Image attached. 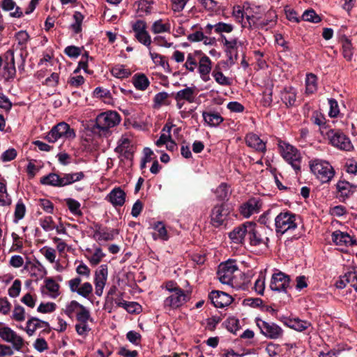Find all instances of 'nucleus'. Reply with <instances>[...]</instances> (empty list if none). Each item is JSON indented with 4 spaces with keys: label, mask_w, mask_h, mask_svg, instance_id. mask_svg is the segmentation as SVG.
Listing matches in <instances>:
<instances>
[{
    "label": "nucleus",
    "mask_w": 357,
    "mask_h": 357,
    "mask_svg": "<svg viewBox=\"0 0 357 357\" xmlns=\"http://www.w3.org/2000/svg\"><path fill=\"white\" fill-rule=\"evenodd\" d=\"M312 173L322 183H329L335 176V170L326 160L315 158L310 161Z\"/></svg>",
    "instance_id": "f03ea898"
},
{
    "label": "nucleus",
    "mask_w": 357,
    "mask_h": 357,
    "mask_svg": "<svg viewBox=\"0 0 357 357\" xmlns=\"http://www.w3.org/2000/svg\"><path fill=\"white\" fill-rule=\"evenodd\" d=\"M222 42L226 48L227 53L230 57L236 53V50L239 43L236 38L227 39L225 36L222 35Z\"/></svg>",
    "instance_id": "c9c22d12"
},
{
    "label": "nucleus",
    "mask_w": 357,
    "mask_h": 357,
    "mask_svg": "<svg viewBox=\"0 0 357 357\" xmlns=\"http://www.w3.org/2000/svg\"><path fill=\"white\" fill-rule=\"evenodd\" d=\"M326 137L329 143L338 149L349 151L353 149V145L349 138L339 130L331 129L326 133Z\"/></svg>",
    "instance_id": "0eeeda50"
},
{
    "label": "nucleus",
    "mask_w": 357,
    "mask_h": 357,
    "mask_svg": "<svg viewBox=\"0 0 357 357\" xmlns=\"http://www.w3.org/2000/svg\"><path fill=\"white\" fill-rule=\"evenodd\" d=\"M296 100V93L294 89L291 88L283 94V100L286 105H294Z\"/></svg>",
    "instance_id": "6e6d98bb"
},
{
    "label": "nucleus",
    "mask_w": 357,
    "mask_h": 357,
    "mask_svg": "<svg viewBox=\"0 0 357 357\" xmlns=\"http://www.w3.org/2000/svg\"><path fill=\"white\" fill-rule=\"evenodd\" d=\"M333 242L340 249L348 248L356 244V240L348 233L340 230L335 231L331 235Z\"/></svg>",
    "instance_id": "f3484780"
},
{
    "label": "nucleus",
    "mask_w": 357,
    "mask_h": 357,
    "mask_svg": "<svg viewBox=\"0 0 357 357\" xmlns=\"http://www.w3.org/2000/svg\"><path fill=\"white\" fill-rule=\"evenodd\" d=\"M126 194L120 188L116 187L111 190L106 197V199L114 207L122 206L126 202Z\"/></svg>",
    "instance_id": "5701e85b"
},
{
    "label": "nucleus",
    "mask_w": 357,
    "mask_h": 357,
    "mask_svg": "<svg viewBox=\"0 0 357 357\" xmlns=\"http://www.w3.org/2000/svg\"><path fill=\"white\" fill-rule=\"evenodd\" d=\"M77 318L79 321L75 328L77 333L80 335H84L90 330L86 321L89 319V314H77Z\"/></svg>",
    "instance_id": "473e14b6"
},
{
    "label": "nucleus",
    "mask_w": 357,
    "mask_h": 357,
    "mask_svg": "<svg viewBox=\"0 0 357 357\" xmlns=\"http://www.w3.org/2000/svg\"><path fill=\"white\" fill-rule=\"evenodd\" d=\"M11 237L13 239L11 250L20 252L23 248V242L21 240L20 237L19 236L18 234L14 232L12 233Z\"/></svg>",
    "instance_id": "69168bd1"
},
{
    "label": "nucleus",
    "mask_w": 357,
    "mask_h": 357,
    "mask_svg": "<svg viewBox=\"0 0 357 357\" xmlns=\"http://www.w3.org/2000/svg\"><path fill=\"white\" fill-rule=\"evenodd\" d=\"M117 144L115 152L126 159H131L135 152L131 136L128 134L123 135L119 139Z\"/></svg>",
    "instance_id": "f8f14e48"
},
{
    "label": "nucleus",
    "mask_w": 357,
    "mask_h": 357,
    "mask_svg": "<svg viewBox=\"0 0 357 357\" xmlns=\"http://www.w3.org/2000/svg\"><path fill=\"white\" fill-rule=\"evenodd\" d=\"M155 232L153 234L154 240L160 239L167 241L169 236L165 225L162 222H157L153 226Z\"/></svg>",
    "instance_id": "72a5a7b5"
},
{
    "label": "nucleus",
    "mask_w": 357,
    "mask_h": 357,
    "mask_svg": "<svg viewBox=\"0 0 357 357\" xmlns=\"http://www.w3.org/2000/svg\"><path fill=\"white\" fill-rule=\"evenodd\" d=\"M68 286L72 292L77 293L85 298H89L93 291L92 284L89 282L82 284V280L79 277L70 280Z\"/></svg>",
    "instance_id": "ddd939ff"
},
{
    "label": "nucleus",
    "mask_w": 357,
    "mask_h": 357,
    "mask_svg": "<svg viewBox=\"0 0 357 357\" xmlns=\"http://www.w3.org/2000/svg\"><path fill=\"white\" fill-rule=\"evenodd\" d=\"M251 222H246L240 226L234 228L229 233V238L235 243H243L245 238L248 235V226Z\"/></svg>",
    "instance_id": "4be33fe9"
},
{
    "label": "nucleus",
    "mask_w": 357,
    "mask_h": 357,
    "mask_svg": "<svg viewBox=\"0 0 357 357\" xmlns=\"http://www.w3.org/2000/svg\"><path fill=\"white\" fill-rule=\"evenodd\" d=\"M272 89L271 88H266L263 92V96L261 98V103L264 107H269L272 102Z\"/></svg>",
    "instance_id": "774afa93"
},
{
    "label": "nucleus",
    "mask_w": 357,
    "mask_h": 357,
    "mask_svg": "<svg viewBox=\"0 0 357 357\" xmlns=\"http://www.w3.org/2000/svg\"><path fill=\"white\" fill-rule=\"evenodd\" d=\"M221 317L218 316H213L202 321V324L209 331H213L216 325L221 321Z\"/></svg>",
    "instance_id": "8fccbe9b"
},
{
    "label": "nucleus",
    "mask_w": 357,
    "mask_h": 357,
    "mask_svg": "<svg viewBox=\"0 0 357 357\" xmlns=\"http://www.w3.org/2000/svg\"><path fill=\"white\" fill-rule=\"evenodd\" d=\"M118 305L127 312H141L142 311V306L137 302L122 301Z\"/></svg>",
    "instance_id": "a19ab883"
},
{
    "label": "nucleus",
    "mask_w": 357,
    "mask_h": 357,
    "mask_svg": "<svg viewBox=\"0 0 357 357\" xmlns=\"http://www.w3.org/2000/svg\"><path fill=\"white\" fill-rule=\"evenodd\" d=\"M11 199L7 193L6 185L0 182V206L10 205Z\"/></svg>",
    "instance_id": "603ef678"
},
{
    "label": "nucleus",
    "mask_w": 357,
    "mask_h": 357,
    "mask_svg": "<svg viewBox=\"0 0 357 357\" xmlns=\"http://www.w3.org/2000/svg\"><path fill=\"white\" fill-rule=\"evenodd\" d=\"M208 297L211 303L216 307L223 308L232 302V298L223 291H213L210 293Z\"/></svg>",
    "instance_id": "6ab92c4d"
},
{
    "label": "nucleus",
    "mask_w": 357,
    "mask_h": 357,
    "mask_svg": "<svg viewBox=\"0 0 357 357\" xmlns=\"http://www.w3.org/2000/svg\"><path fill=\"white\" fill-rule=\"evenodd\" d=\"M302 18L304 21L317 23L321 21L320 17L313 10H305Z\"/></svg>",
    "instance_id": "4d7b16f0"
},
{
    "label": "nucleus",
    "mask_w": 357,
    "mask_h": 357,
    "mask_svg": "<svg viewBox=\"0 0 357 357\" xmlns=\"http://www.w3.org/2000/svg\"><path fill=\"white\" fill-rule=\"evenodd\" d=\"M66 203L72 213L74 215L82 214L80 210V204L79 202L72 198H68L66 199Z\"/></svg>",
    "instance_id": "864d4df0"
},
{
    "label": "nucleus",
    "mask_w": 357,
    "mask_h": 357,
    "mask_svg": "<svg viewBox=\"0 0 357 357\" xmlns=\"http://www.w3.org/2000/svg\"><path fill=\"white\" fill-rule=\"evenodd\" d=\"M16 74L15 63L7 61L3 66V76L6 79H13Z\"/></svg>",
    "instance_id": "09e8293b"
},
{
    "label": "nucleus",
    "mask_w": 357,
    "mask_h": 357,
    "mask_svg": "<svg viewBox=\"0 0 357 357\" xmlns=\"http://www.w3.org/2000/svg\"><path fill=\"white\" fill-rule=\"evenodd\" d=\"M261 207V203L258 198H251L241 205L240 208L241 214L245 218H249L252 215L258 213Z\"/></svg>",
    "instance_id": "aec40b11"
},
{
    "label": "nucleus",
    "mask_w": 357,
    "mask_h": 357,
    "mask_svg": "<svg viewBox=\"0 0 357 357\" xmlns=\"http://www.w3.org/2000/svg\"><path fill=\"white\" fill-rule=\"evenodd\" d=\"M134 86L140 91H145L150 85L148 77L143 73H137L132 77Z\"/></svg>",
    "instance_id": "2f4dec72"
},
{
    "label": "nucleus",
    "mask_w": 357,
    "mask_h": 357,
    "mask_svg": "<svg viewBox=\"0 0 357 357\" xmlns=\"http://www.w3.org/2000/svg\"><path fill=\"white\" fill-rule=\"evenodd\" d=\"M86 252L90 255V257H89L88 259L91 264L93 266L98 264L105 255L102 249L99 247H95L93 250L91 249H87Z\"/></svg>",
    "instance_id": "4c0bfd02"
},
{
    "label": "nucleus",
    "mask_w": 357,
    "mask_h": 357,
    "mask_svg": "<svg viewBox=\"0 0 357 357\" xmlns=\"http://www.w3.org/2000/svg\"><path fill=\"white\" fill-rule=\"evenodd\" d=\"M45 288L50 296L55 298L59 295V284L51 278L45 280Z\"/></svg>",
    "instance_id": "f704fd0d"
},
{
    "label": "nucleus",
    "mask_w": 357,
    "mask_h": 357,
    "mask_svg": "<svg viewBox=\"0 0 357 357\" xmlns=\"http://www.w3.org/2000/svg\"><path fill=\"white\" fill-rule=\"evenodd\" d=\"M172 126L165 125L162 128V133L160 135L159 139L155 142V144L158 146H161L163 144L168 143L171 139V132Z\"/></svg>",
    "instance_id": "c03bdc74"
},
{
    "label": "nucleus",
    "mask_w": 357,
    "mask_h": 357,
    "mask_svg": "<svg viewBox=\"0 0 357 357\" xmlns=\"http://www.w3.org/2000/svg\"><path fill=\"white\" fill-rule=\"evenodd\" d=\"M84 177L82 172L57 174L50 173L40 178V183L46 185L63 187L81 181Z\"/></svg>",
    "instance_id": "f257e3e1"
},
{
    "label": "nucleus",
    "mask_w": 357,
    "mask_h": 357,
    "mask_svg": "<svg viewBox=\"0 0 357 357\" xmlns=\"http://www.w3.org/2000/svg\"><path fill=\"white\" fill-rule=\"evenodd\" d=\"M75 22L71 24V29L75 33H78L81 31L82 22L84 19V16L80 12L76 11L73 15Z\"/></svg>",
    "instance_id": "3c124183"
},
{
    "label": "nucleus",
    "mask_w": 357,
    "mask_h": 357,
    "mask_svg": "<svg viewBox=\"0 0 357 357\" xmlns=\"http://www.w3.org/2000/svg\"><path fill=\"white\" fill-rule=\"evenodd\" d=\"M169 294L164 301V306L169 310H174L185 303L188 299V294L182 289Z\"/></svg>",
    "instance_id": "9d476101"
},
{
    "label": "nucleus",
    "mask_w": 357,
    "mask_h": 357,
    "mask_svg": "<svg viewBox=\"0 0 357 357\" xmlns=\"http://www.w3.org/2000/svg\"><path fill=\"white\" fill-rule=\"evenodd\" d=\"M240 271L234 261H227L221 263L218 266L217 272L220 282L224 284L234 287L238 284L236 281V273Z\"/></svg>",
    "instance_id": "7ed1b4c3"
},
{
    "label": "nucleus",
    "mask_w": 357,
    "mask_h": 357,
    "mask_svg": "<svg viewBox=\"0 0 357 357\" xmlns=\"http://www.w3.org/2000/svg\"><path fill=\"white\" fill-rule=\"evenodd\" d=\"M217 197L220 200H225L229 197V188L225 183H221L215 190Z\"/></svg>",
    "instance_id": "bf43d9fd"
},
{
    "label": "nucleus",
    "mask_w": 357,
    "mask_h": 357,
    "mask_svg": "<svg viewBox=\"0 0 357 357\" xmlns=\"http://www.w3.org/2000/svg\"><path fill=\"white\" fill-rule=\"evenodd\" d=\"M202 117L204 123L210 127H217L224 121L220 113L211 109L202 112Z\"/></svg>",
    "instance_id": "b1692460"
},
{
    "label": "nucleus",
    "mask_w": 357,
    "mask_h": 357,
    "mask_svg": "<svg viewBox=\"0 0 357 357\" xmlns=\"http://www.w3.org/2000/svg\"><path fill=\"white\" fill-rule=\"evenodd\" d=\"M111 73L114 77L119 79L127 78L131 75L130 70L121 64H118L112 67Z\"/></svg>",
    "instance_id": "ea45409f"
},
{
    "label": "nucleus",
    "mask_w": 357,
    "mask_h": 357,
    "mask_svg": "<svg viewBox=\"0 0 357 357\" xmlns=\"http://www.w3.org/2000/svg\"><path fill=\"white\" fill-rule=\"evenodd\" d=\"M197 66V61L195 58V54H188L184 66L187 70L193 72Z\"/></svg>",
    "instance_id": "e2e57ef3"
},
{
    "label": "nucleus",
    "mask_w": 357,
    "mask_h": 357,
    "mask_svg": "<svg viewBox=\"0 0 357 357\" xmlns=\"http://www.w3.org/2000/svg\"><path fill=\"white\" fill-rule=\"evenodd\" d=\"M275 231L284 234L295 230L298 227L297 216L289 212H282L275 218Z\"/></svg>",
    "instance_id": "20e7f679"
},
{
    "label": "nucleus",
    "mask_w": 357,
    "mask_h": 357,
    "mask_svg": "<svg viewBox=\"0 0 357 357\" xmlns=\"http://www.w3.org/2000/svg\"><path fill=\"white\" fill-rule=\"evenodd\" d=\"M108 275L107 266L102 264L95 272L94 284L95 293L97 296L102 295Z\"/></svg>",
    "instance_id": "dca6fc26"
},
{
    "label": "nucleus",
    "mask_w": 357,
    "mask_h": 357,
    "mask_svg": "<svg viewBox=\"0 0 357 357\" xmlns=\"http://www.w3.org/2000/svg\"><path fill=\"white\" fill-rule=\"evenodd\" d=\"M48 326V324L36 318H32L26 321L25 327L20 326V328L26 331L29 335H32L38 328L45 329Z\"/></svg>",
    "instance_id": "cd10ccee"
},
{
    "label": "nucleus",
    "mask_w": 357,
    "mask_h": 357,
    "mask_svg": "<svg viewBox=\"0 0 357 357\" xmlns=\"http://www.w3.org/2000/svg\"><path fill=\"white\" fill-rule=\"evenodd\" d=\"M279 148L283 158L290 164L296 171L300 170L301 158L298 150L293 146L284 142H280Z\"/></svg>",
    "instance_id": "6e6552de"
},
{
    "label": "nucleus",
    "mask_w": 357,
    "mask_h": 357,
    "mask_svg": "<svg viewBox=\"0 0 357 357\" xmlns=\"http://www.w3.org/2000/svg\"><path fill=\"white\" fill-rule=\"evenodd\" d=\"M116 234L114 229H97L94 231L93 238L97 241H108L113 240Z\"/></svg>",
    "instance_id": "7c9ffc66"
},
{
    "label": "nucleus",
    "mask_w": 357,
    "mask_h": 357,
    "mask_svg": "<svg viewBox=\"0 0 357 357\" xmlns=\"http://www.w3.org/2000/svg\"><path fill=\"white\" fill-rule=\"evenodd\" d=\"M40 252L44 256V257L51 264L57 262L56 251L52 247L44 246L40 250Z\"/></svg>",
    "instance_id": "37998d69"
},
{
    "label": "nucleus",
    "mask_w": 357,
    "mask_h": 357,
    "mask_svg": "<svg viewBox=\"0 0 357 357\" xmlns=\"http://www.w3.org/2000/svg\"><path fill=\"white\" fill-rule=\"evenodd\" d=\"M290 287V278L288 275L279 271L273 274L270 282V288L272 291L287 293Z\"/></svg>",
    "instance_id": "9b49d317"
},
{
    "label": "nucleus",
    "mask_w": 357,
    "mask_h": 357,
    "mask_svg": "<svg viewBox=\"0 0 357 357\" xmlns=\"http://www.w3.org/2000/svg\"><path fill=\"white\" fill-rule=\"evenodd\" d=\"M346 280H347L348 284L357 291V269L353 268L347 272Z\"/></svg>",
    "instance_id": "052dcab7"
},
{
    "label": "nucleus",
    "mask_w": 357,
    "mask_h": 357,
    "mask_svg": "<svg viewBox=\"0 0 357 357\" xmlns=\"http://www.w3.org/2000/svg\"><path fill=\"white\" fill-rule=\"evenodd\" d=\"M317 91V77L313 73L307 74L305 77V93L312 94Z\"/></svg>",
    "instance_id": "e433bc0d"
},
{
    "label": "nucleus",
    "mask_w": 357,
    "mask_h": 357,
    "mask_svg": "<svg viewBox=\"0 0 357 357\" xmlns=\"http://www.w3.org/2000/svg\"><path fill=\"white\" fill-rule=\"evenodd\" d=\"M246 144L259 152H265L266 144L259 138V137L254 133H249L245 137Z\"/></svg>",
    "instance_id": "a878e982"
},
{
    "label": "nucleus",
    "mask_w": 357,
    "mask_h": 357,
    "mask_svg": "<svg viewBox=\"0 0 357 357\" xmlns=\"http://www.w3.org/2000/svg\"><path fill=\"white\" fill-rule=\"evenodd\" d=\"M336 188L339 193V197L345 199L350 197L355 191L356 186L346 181H340L336 184Z\"/></svg>",
    "instance_id": "bb28decb"
},
{
    "label": "nucleus",
    "mask_w": 357,
    "mask_h": 357,
    "mask_svg": "<svg viewBox=\"0 0 357 357\" xmlns=\"http://www.w3.org/2000/svg\"><path fill=\"white\" fill-rule=\"evenodd\" d=\"M21 291V281L19 279L14 280L12 286L8 289V294L13 298L19 296Z\"/></svg>",
    "instance_id": "338daca9"
},
{
    "label": "nucleus",
    "mask_w": 357,
    "mask_h": 357,
    "mask_svg": "<svg viewBox=\"0 0 357 357\" xmlns=\"http://www.w3.org/2000/svg\"><path fill=\"white\" fill-rule=\"evenodd\" d=\"M229 212L225 208L224 204H220L215 206L211 211V221L212 225L218 227L222 225L227 218Z\"/></svg>",
    "instance_id": "412c9836"
},
{
    "label": "nucleus",
    "mask_w": 357,
    "mask_h": 357,
    "mask_svg": "<svg viewBox=\"0 0 357 357\" xmlns=\"http://www.w3.org/2000/svg\"><path fill=\"white\" fill-rule=\"evenodd\" d=\"M1 7L3 10L10 11V15L13 17L20 18L23 16L21 8L13 0H3Z\"/></svg>",
    "instance_id": "c756f323"
},
{
    "label": "nucleus",
    "mask_w": 357,
    "mask_h": 357,
    "mask_svg": "<svg viewBox=\"0 0 357 357\" xmlns=\"http://www.w3.org/2000/svg\"><path fill=\"white\" fill-rule=\"evenodd\" d=\"M121 121L120 115L115 111H107L98 115L96 120V128L102 132H107L117 126Z\"/></svg>",
    "instance_id": "423d86ee"
},
{
    "label": "nucleus",
    "mask_w": 357,
    "mask_h": 357,
    "mask_svg": "<svg viewBox=\"0 0 357 357\" xmlns=\"http://www.w3.org/2000/svg\"><path fill=\"white\" fill-rule=\"evenodd\" d=\"M265 229L262 227H259L256 223L251 222L248 226V239L251 245L259 246L260 245H266L268 241V238L264 236L263 234Z\"/></svg>",
    "instance_id": "1a4fd4ad"
},
{
    "label": "nucleus",
    "mask_w": 357,
    "mask_h": 357,
    "mask_svg": "<svg viewBox=\"0 0 357 357\" xmlns=\"http://www.w3.org/2000/svg\"><path fill=\"white\" fill-rule=\"evenodd\" d=\"M0 337L6 342L11 343L13 347L17 351H20L24 347L23 338L9 327L0 328Z\"/></svg>",
    "instance_id": "4468645a"
},
{
    "label": "nucleus",
    "mask_w": 357,
    "mask_h": 357,
    "mask_svg": "<svg viewBox=\"0 0 357 357\" xmlns=\"http://www.w3.org/2000/svg\"><path fill=\"white\" fill-rule=\"evenodd\" d=\"M66 312H87L84 307L75 301H72L66 306Z\"/></svg>",
    "instance_id": "13d9d810"
},
{
    "label": "nucleus",
    "mask_w": 357,
    "mask_h": 357,
    "mask_svg": "<svg viewBox=\"0 0 357 357\" xmlns=\"http://www.w3.org/2000/svg\"><path fill=\"white\" fill-rule=\"evenodd\" d=\"M233 29L234 26L231 24L218 22L214 24L215 32L221 35L222 33H230Z\"/></svg>",
    "instance_id": "5fc2aeb1"
},
{
    "label": "nucleus",
    "mask_w": 357,
    "mask_h": 357,
    "mask_svg": "<svg viewBox=\"0 0 357 357\" xmlns=\"http://www.w3.org/2000/svg\"><path fill=\"white\" fill-rule=\"evenodd\" d=\"M256 323L261 333L268 337L277 339L282 334L280 327L274 323L266 322L258 318H256Z\"/></svg>",
    "instance_id": "2eb2a0df"
},
{
    "label": "nucleus",
    "mask_w": 357,
    "mask_h": 357,
    "mask_svg": "<svg viewBox=\"0 0 357 357\" xmlns=\"http://www.w3.org/2000/svg\"><path fill=\"white\" fill-rule=\"evenodd\" d=\"M135 37L140 43L147 47L149 50L151 49V39L150 35L146 31L138 34Z\"/></svg>",
    "instance_id": "0e129e2a"
},
{
    "label": "nucleus",
    "mask_w": 357,
    "mask_h": 357,
    "mask_svg": "<svg viewBox=\"0 0 357 357\" xmlns=\"http://www.w3.org/2000/svg\"><path fill=\"white\" fill-rule=\"evenodd\" d=\"M196 96L197 91L195 87H186L178 91L174 98L176 102L185 100L189 103H192L195 102Z\"/></svg>",
    "instance_id": "393cba45"
},
{
    "label": "nucleus",
    "mask_w": 357,
    "mask_h": 357,
    "mask_svg": "<svg viewBox=\"0 0 357 357\" xmlns=\"http://www.w3.org/2000/svg\"><path fill=\"white\" fill-rule=\"evenodd\" d=\"M39 224L45 231H51L56 228V225L51 216H45L40 218Z\"/></svg>",
    "instance_id": "49530a36"
},
{
    "label": "nucleus",
    "mask_w": 357,
    "mask_h": 357,
    "mask_svg": "<svg viewBox=\"0 0 357 357\" xmlns=\"http://www.w3.org/2000/svg\"><path fill=\"white\" fill-rule=\"evenodd\" d=\"M26 213V206L22 202V201L20 200L15 205V213H14V222H17L19 220H22L25 215Z\"/></svg>",
    "instance_id": "de8ad7c7"
},
{
    "label": "nucleus",
    "mask_w": 357,
    "mask_h": 357,
    "mask_svg": "<svg viewBox=\"0 0 357 357\" xmlns=\"http://www.w3.org/2000/svg\"><path fill=\"white\" fill-rule=\"evenodd\" d=\"M224 324L227 329L234 334H236L241 328L239 320L233 317L228 318Z\"/></svg>",
    "instance_id": "a18cd8bd"
},
{
    "label": "nucleus",
    "mask_w": 357,
    "mask_h": 357,
    "mask_svg": "<svg viewBox=\"0 0 357 357\" xmlns=\"http://www.w3.org/2000/svg\"><path fill=\"white\" fill-rule=\"evenodd\" d=\"M169 95L165 91L158 93L153 98V107L160 108L162 105H169V102L167 101Z\"/></svg>",
    "instance_id": "79ce46f5"
},
{
    "label": "nucleus",
    "mask_w": 357,
    "mask_h": 357,
    "mask_svg": "<svg viewBox=\"0 0 357 357\" xmlns=\"http://www.w3.org/2000/svg\"><path fill=\"white\" fill-rule=\"evenodd\" d=\"M151 29L154 33H160L165 32L169 33L171 31V24L168 20L166 21L158 20L154 22Z\"/></svg>",
    "instance_id": "58836bf2"
},
{
    "label": "nucleus",
    "mask_w": 357,
    "mask_h": 357,
    "mask_svg": "<svg viewBox=\"0 0 357 357\" xmlns=\"http://www.w3.org/2000/svg\"><path fill=\"white\" fill-rule=\"evenodd\" d=\"M213 77L215 80L220 84L223 86H228L230 84V82L228 77H225L223 73L219 70H214Z\"/></svg>",
    "instance_id": "680f3d73"
},
{
    "label": "nucleus",
    "mask_w": 357,
    "mask_h": 357,
    "mask_svg": "<svg viewBox=\"0 0 357 357\" xmlns=\"http://www.w3.org/2000/svg\"><path fill=\"white\" fill-rule=\"evenodd\" d=\"M279 319L284 325L298 331H303L310 326L308 321L300 319L294 314H290L289 316L282 314Z\"/></svg>",
    "instance_id": "a211bd4d"
},
{
    "label": "nucleus",
    "mask_w": 357,
    "mask_h": 357,
    "mask_svg": "<svg viewBox=\"0 0 357 357\" xmlns=\"http://www.w3.org/2000/svg\"><path fill=\"white\" fill-rule=\"evenodd\" d=\"M75 137V132L70 126L65 123L61 122L54 126L52 130L47 133L45 139L50 143H54L59 139H72Z\"/></svg>",
    "instance_id": "39448f33"
},
{
    "label": "nucleus",
    "mask_w": 357,
    "mask_h": 357,
    "mask_svg": "<svg viewBox=\"0 0 357 357\" xmlns=\"http://www.w3.org/2000/svg\"><path fill=\"white\" fill-rule=\"evenodd\" d=\"M199 73L204 81H207L211 70V61L209 57L203 56L199 61Z\"/></svg>",
    "instance_id": "c85d7f7f"
}]
</instances>
